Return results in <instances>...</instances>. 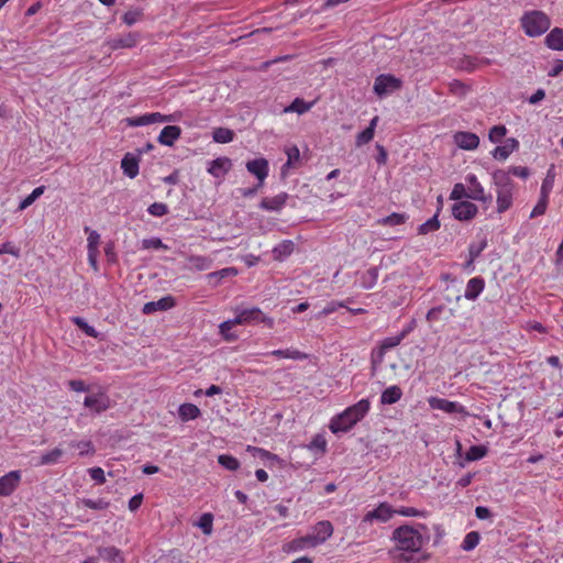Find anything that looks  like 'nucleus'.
<instances>
[{
  "label": "nucleus",
  "mask_w": 563,
  "mask_h": 563,
  "mask_svg": "<svg viewBox=\"0 0 563 563\" xmlns=\"http://www.w3.org/2000/svg\"><path fill=\"white\" fill-rule=\"evenodd\" d=\"M455 144L466 151H473L479 145V137L472 132H456L453 136Z\"/></svg>",
  "instance_id": "17"
},
{
  "label": "nucleus",
  "mask_w": 563,
  "mask_h": 563,
  "mask_svg": "<svg viewBox=\"0 0 563 563\" xmlns=\"http://www.w3.org/2000/svg\"><path fill=\"white\" fill-rule=\"evenodd\" d=\"M429 407L433 410H441L446 413L466 415L465 407L457 401H451L445 398L431 396L428 398Z\"/></svg>",
  "instance_id": "10"
},
{
  "label": "nucleus",
  "mask_w": 563,
  "mask_h": 563,
  "mask_svg": "<svg viewBox=\"0 0 563 563\" xmlns=\"http://www.w3.org/2000/svg\"><path fill=\"white\" fill-rule=\"evenodd\" d=\"M369 409V400L366 398L361 399L331 418L329 423L330 431L334 434L349 432L368 413Z\"/></svg>",
  "instance_id": "2"
},
{
  "label": "nucleus",
  "mask_w": 563,
  "mask_h": 563,
  "mask_svg": "<svg viewBox=\"0 0 563 563\" xmlns=\"http://www.w3.org/2000/svg\"><path fill=\"white\" fill-rule=\"evenodd\" d=\"M232 164L227 157H219L210 162L208 173L216 178H222L230 170Z\"/></svg>",
  "instance_id": "22"
},
{
  "label": "nucleus",
  "mask_w": 563,
  "mask_h": 563,
  "mask_svg": "<svg viewBox=\"0 0 563 563\" xmlns=\"http://www.w3.org/2000/svg\"><path fill=\"white\" fill-rule=\"evenodd\" d=\"M486 246L487 241L485 239H483L478 243H472L468 249L470 260L472 262L475 261L481 255V253L486 249Z\"/></svg>",
  "instance_id": "53"
},
{
  "label": "nucleus",
  "mask_w": 563,
  "mask_h": 563,
  "mask_svg": "<svg viewBox=\"0 0 563 563\" xmlns=\"http://www.w3.org/2000/svg\"><path fill=\"white\" fill-rule=\"evenodd\" d=\"M378 279V269L376 267H371L366 271L361 277V287L363 289H372Z\"/></svg>",
  "instance_id": "37"
},
{
  "label": "nucleus",
  "mask_w": 563,
  "mask_h": 563,
  "mask_svg": "<svg viewBox=\"0 0 563 563\" xmlns=\"http://www.w3.org/2000/svg\"><path fill=\"white\" fill-rule=\"evenodd\" d=\"M70 390L76 393H88L90 387L82 379H70L67 383Z\"/></svg>",
  "instance_id": "61"
},
{
  "label": "nucleus",
  "mask_w": 563,
  "mask_h": 563,
  "mask_svg": "<svg viewBox=\"0 0 563 563\" xmlns=\"http://www.w3.org/2000/svg\"><path fill=\"white\" fill-rule=\"evenodd\" d=\"M272 355L298 361L306 360L308 357L306 353L296 349L275 350L272 352Z\"/></svg>",
  "instance_id": "38"
},
{
  "label": "nucleus",
  "mask_w": 563,
  "mask_h": 563,
  "mask_svg": "<svg viewBox=\"0 0 563 563\" xmlns=\"http://www.w3.org/2000/svg\"><path fill=\"white\" fill-rule=\"evenodd\" d=\"M507 129L505 125H495L489 130L488 139L493 143L501 142L503 137L506 135Z\"/></svg>",
  "instance_id": "51"
},
{
  "label": "nucleus",
  "mask_w": 563,
  "mask_h": 563,
  "mask_svg": "<svg viewBox=\"0 0 563 563\" xmlns=\"http://www.w3.org/2000/svg\"><path fill=\"white\" fill-rule=\"evenodd\" d=\"M439 228H440V221L438 219V216L435 214L419 225L418 233L424 235L430 232H434V231L439 230Z\"/></svg>",
  "instance_id": "42"
},
{
  "label": "nucleus",
  "mask_w": 563,
  "mask_h": 563,
  "mask_svg": "<svg viewBox=\"0 0 563 563\" xmlns=\"http://www.w3.org/2000/svg\"><path fill=\"white\" fill-rule=\"evenodd\" d=\"M148 213L154 217H163L168 213V207L163 202H154L148 209Z\"/></svg>",
  "instance_id": "58"
},
{
  "label": "nucleus",
  "mask_w": 563,
  "mask_h": 563,
  "mask_svg": "<svg viewBox=\"0 0 563 563\" xmlns=\"http://www.w3.org/2000/svg\"><path fill=\"white\" fill-rule=\"evenodd\" d=\"M212 523L213 516L209 512H206L201 515L197 525L205 534H210L212 532Z\"/></svg>",
  "instance_id": "50"
},
{
  "label": "nucleus",
  "mask_w": 563,
  "mask_h": 563,
  "mask_svg": "<svg viewBox=\"0 0 563 563\" xmlns=\"http://www.w3.org/2000/svg\"><path fill=\"white\" fill-rule=\"evenodd\" d=\"M86 232H89L88 239H87V250L88 251H98L99 242H100V234L95 230H89V228H85Z\"/></svg>",
  "instance_id": "52"
},
{
  "label": "nucleus",
  "mask_w": 563,
  "mask_h": 563,
  "mask_svg": "<svg viewBox=\"0 0 563 563\" xmlns=\"http://www.w3.org/2000/svg\"><path fill=\"white\" fill-rule=\"evenodd\" d=\"M21 471H11L0 477V496L8 497L12 495L21 483Z\"/></svg>",
  "instance_id": "13"
},
{
  "label": "nucleus",
  "mask_w": 563,
  "mask_h": 563,
  "mask_svg": "<svg viewBox=\"0 0 563 563\" xmlns=\"http://www.w3.org/2000/svg\"><path fill=\"white\" fill-rule=\"evenodd\" d=\"M175 306V299L172 296H166L157 301H148L143 306L142 312L151 314L156 311H166Z\"/></svg>",
  "instance_id": "19"
},
{
  "label": "nucleus",
  "mask_w": 563,
  "mask_h": 563,
  "mask_svg": "<svg viewBox=\"0 0 563 563\" xmlns=\"http://www.w3.org/2000/svg\"><path fill=\"white\" fill-rule=\"evenodd\" d=\"M402 397V390L399 386L393 385L387 387L380 395L382 405H393L399 401Z\"/></svg>",
  "instance_id": "25"
},
{
  "label": "nucleus",
  "mask_w": 563,
  "mask_h": 563,
  "mask_svg": "<svg viewBox=\"0 0 563 563\" xmlns=\"http://www.w3.org/2000/svg\"><path fill=\"white\" fill-rule=\"evenodd\" d=\"M493 183L496 186L497 212L504 213L512 206L515 183L506 170L498 169L493 173Z\"/></svg>",
  "instance_id": "3"
},
{
  "label": "nucleus",
  "mask_w": 563,
  "mask_h": 563,
  "mask_svg": "<svg viewBox=\"0 0 563 563\" xmlns=\"http://www.w3.org/2000/svg\"><path fill=\"white\" fill-rule=\"evenodd\" d=\"M84 406L92 415H100L111 407V399L106 391L99 390L87 395L84 399Z\"/></svg>",
  "instance_id": "7"
},
{
  "label": "nucleus",
  "mask_w": 563,
  "mask_h": 563,
  "mask_svg": "<svg viewBox=\"0 0 563 563\" xmlns=\"http://www.w3.org/2000/svg\"><path fill=\"white\" fill-rule=\"evenodd\" d=\"M479 540H481L479 533L476 531H471L464 537L461 548L464 551H471L478 545Z\"/></svg>",
  "instance_id": "41"
},
{
  "label": "nucleus",
  "mask_w": 563,
  "mask_h": 563,
  "mask_svg": "<svg viewBox=\"0 0 563 563\" xmlns=\"http://www.w3.org/2000/svg\"><path fill=\"white\" fill-rule=\"evenodd\" d=\"M100 559L108 563H124L122 552L115 547H103L98 549Z\"/></svg>",
  "instance_id": "24"
},
{
  "label": "nucleus",
  "mask_w": 563,
  "mask_h": 563,
  "mask_svg": "<svg viewBox=\"0 0 563 563\" xmlns=\"http://www.w3.org/2000/svg\"><path fill=\"white\" fill-rule=\"evenodd\" d=\"M545 44L553 51H563V30L554 27L547 36Z\"/></svg>",
  "instance_id": "27"
},
{
  "label": "nucleus",
  "mask_w": 563,
  "mask_h": 563,
  "mask_svg": "<svg viewBox=\"0 0 563 563\" xmlns=\"http://www.w3.org/2000/svg\"><path fill=\"white\" fill-rule=\"evenodd\" d=\"M141 16H142V13L140 11H136V10L128 11L123 14L122 21L126 25L131 26V25L135 24L141 19Z\"/></svg>",
  "instance_id": "63"
},
{
  "label": "nucleus",
  "mask_w": 563,
  "mask_h": 563,
  "mask_svg": "<svg viewBox=\"0 0 563 563\" xmlns=\"http://www.w3.org/2000/svg\"><path fill=\"white\" fill-rule=\"evenodd\" d=\"M409 330H402L397 335L387 336L384 340H382L377 351L379 361L384 358L387 351L398 346L401 343V341L407 336Z\"/></svg>",
  "instance_id": "18"
},
{
  "label": "nucleus",
  "mask_w": 563,
  "mask_h": 563,
  "mask_svg": "<svg viewBox=\"0 0 563 563\" xmlns=\"http://www.w3.org/2000/svg\"><path fill=\"white\" fill-rule=\"evenodd\" d=\"M462 198H467V189L464 184H455L451 194L450 199L452 200H461Z\"/></svg>",
  "instance_id": "59"
},
{
  "label": "nucleus",
  "mask_w": 563,
  "mask_h": 563,
  "mask_svg": "<svg viewBox=\"0 0 563 563\" xmlns=\"http://www.w3.org/2000/svg\"><path fill=\"white\" fill-rule=\"evenodd\" d=\"M140 42V35L136 32H129L126 34L118 35L108 41L111 49L132 48Z\"/></svg>",
  "instance_id": "15"
},
{
  "label": "nucleus",
  "mask_w": 563,
  "mask_h": 563,
  "mask_svg": "<svg viewBox=\"0 0 563 563\" xmlns=\"http://www.w3.org/2000/svg\"><path fill=\"white\" fill-rule=\"evenodd\" d=\"M487 453V450L483 445H472L466 452L467 461H477L483 459Z\"/></svg>",
  "instance_id": "49"
},
{
  "label": "nucleus",
  "mask_w": 563,
  "mask_h": 563,
  "mask_svg": "<svg viewBox=\"0 0 563 563\" xmlns=\"http://www.w3.org/2000/svg\"><path fill=\"white\" fill-rule=\"evenodd\" d=\"M90 477L99 485L106 483L104 471L97 466L88 470Z\"/></svg>",
  "instance_id": "62"
},
{
  "label": "nucleus",
  "mask_w": 563,
  "mask_h": 563,
  "mask_svg": "<svg viewBox=\"0 0 563 563\" xmlns=\"http://www.w3.org/2000/svg\"><path fill=\"white\" fill-rule=\"evenodd\" d=\"M146 114H147L148 124L163 123V122H175L177 120V115L175 113L174 114H162L159 112H152V113H146Z\"/></svg>",
  "instance_id": "45"
},
{
  "label": "nucleus",
  "mask_w": 563,
  "mask_h": 563,
  "mask_svg": "<svg viewBox=\"0 0 563 563\" xmlns=\"http://www.w3.org/2000/svg\"><path fill=\"white\" fill-rule=\"evenodd\" d=\"M395 515H400L404 517H419L424 518L427 517L426 510H420L413 507H399L395 508Z\"/></svg>",
  "instance_id": "46"
},
{
  "label": "nucleus",
  "mask_w": 563,
  "mask_h": 563,
  "mask_svg": "<svg viewBox=\"0 0 563 563\" xmlns=\"http://www.w3.org/2000/svg\"><path fill=\"white\" fill-rule=\"evenodd\" d=\"M121 168L130 178H135L139 174V161L131 154H126L121 161Z\"/></svg>",
  "instance_id": "28"
},
{
  "label": "nucleus",
  "mask_w": 563,
  "mask_h": 563,
  "mask_svg": "<svg viewBox=\"0 0 563 563\" xmlns=\"http://www.w3.org/2000/svg\"><path fill=\"white\" fill-rule=\"evenodd\" d=\"M391 539L395 541L391 554L396 563H407L428 543L430 536L424 525H404L394 530Z\"/></svg>",
  "instance_id": "1"
},
{
  "label": "nucleus",
  "mask_w": 563,
  "mask_h": 563,
  "mask_svg": "<svg viewBox=\"0 0 563 563\" xmlns=\"http://www.w3.org/2000/svg\"><path fill=\"white\" fill-rule=\"evenodd\" d=\"M233 131L225 128H218L213 131V140L217 143H229L233 140Z\"/></svg>",
  "instance_id": "44"
},
{
  "label": "nucleus",
  "mask_w": 563,
  "mask_h": 563,
  "mask_svg": "<svg viewBox=\"0 0 563 563\" xmlns=\"http://www.w3.org/2000/svg\"><path fill=\"white\" fill-rule=\"evenodd\" d=\"M314 104V101L307 102L301 98H296L288 107L284 109V112H296L298 114H303L308 112Z\"/></svg>",
  "instance_id": "34"
},
{
  "label": "nucleus",
  "mask_w": 563,
  "mask_h": 563,
  "mask_svg": "<svg viewBox=\"0 0 563 563\" xmlns=\"http://www.w3.org/2000/svg\"><path fill=\"white\" fill-rule=\"evenodd\" d=\"M453 316V310L446 308L445 306H437L431 308L426 318L429 322H438L442 319L448 320Z\"/></svg>",
  "instance_id": "26"
},
{
  "label": "nucleus",
  "mask_w": 563,
  "mask_h": 563,
  "mask_svg": "<svg viewBox=\"0 0 563 563\" xmlns=\"http://www.w3.org/2000/svg\"><path fill=\"white\" fill-rule=\"evenodd\" d=\"M285 154L287 156V161L280 169L283 178L288 176L290 169H297L302 164L299 148L296 145L287 146L285 148Z\"/></svg>",
  "instance_id": "14"
},
{
  "label": "nucleus",
  "mask_w": 563,
  "mask_h": 563,
  "mask_svg": "<svg viewBox=\"0 0 563 563\" xmlns=\"http://www.w3.org/2000/svg\"><path fill=\"white\" fill-rule=\"evenodd\" d=\"M190 268L197 271H208L212 266V260L202 255H191L188 257Z\"/></svg>",
  "instance_id": "33"
},
{
  "label": "nucleus",
  "mask_w": 563,
  "mask_h": 563,
  "mask_svg": "<svg viewBox=\"0 0 563 563\" xmlns=\"http://www.w3.org/2000/svg\"><path fill=\"white\" fill-rule=\"evenodd\" d=\"M547 206H548V192L545 190V184H543L542 190H541V197H540L538 203L532 209V211L530 213V218L532 219V218L544 214V212L547 210Z\"/></svg>",
  "instance_id": "39"
},
{
  "label": "nucleus",
  "mask_w": 563,
  "mask_h": 563,
  "mask_svg": "<svg viewBox=\"0 0 563 563\" xmlns=\"http://www.w3.org/2000/svg\"><path fill=\"white\" fill-rule=\"evenodd\" d=\"M63 454H64V451L62 449L55 448V449L42 454L37 465H40V466L54 465L59 462Z\"/></svg>",
  "instance_id": "35"
},
{
  "label": "nucleus",
  "mask_w": 563,
  "mask_h": 563,
  "mask_svg": "<svg viewBox=\"0 0 563 563\" xmlns=\"http://www.w3.org/2000/svg\"><path fill=\"white\" fill-rule=\"evenodd\" d=\"M518 145L519 143L516 139H509L505 145L495 147L493 156L496 159L505 161L515 150L518 148Z\"/></svg>",
  "instance_id": "29"
},
{
  "label": "nucleus",
  "mask_w": 563,
  "mask_h": 563,
  "mask_svg": "<svg viewBox=\"0 0 563 563\" xmlns=\"http://www.w3.org/2000/svg\"><path fill=\"white\" fill-rule=\"evenodd\" d=\"M74 323L80 328L87 335L91 338H97L98 332L91 325H89L82 318L76 317L73 319Z\"/></svg>",
  "instance_id": "56"
},
{
  "label": "nucleus",
  "mask_w": 563,
  "mask_h": 563,
  "mask_svg": "<svg viewBox=\"0 0 563 563\" xmlns=\"http://www.w3.org/2000/svg\"><path fill=\"white\" fill-rule=\"evenodd\" d=\"M69 446L78 449L79 455L81 456L95 453V448L91 441H71Z\"/></svg>",
  "instance_id": "47"
},
{
  "label": "nucleus",
  "mask_w": 563,
  "mask_h": 563,
  "mask_svg": "<svg viewBox=\"0 0 563 563\" xmlns=\"http://www.w3.org/2000/svg\"><path fill=\"white\" fill-rule=\"evenodd\" d=\"M374 133L375 132H373L372 129H367V128L364 131H362L361 133H358L356 135V140H355L356 146L360 147L362 145L369 143L374 137Z\"/></svg>",
  "instance_id": "60"
},
{
  "label": "nucleus",
  "mask_w": 563,
  "mask_h": 563,
  "mask_svg": "<svg viewBox=\"0 0 563 563\" xmlns=\"http://www.w3.org/2000/svg\"><path fill=\"white\" fill-rule=\"evenodd\" d=\"M401 80L394 75L390 74H382L375 78L374 81V92L379 97L383 98L389 93H393L400 89L401 87Z\"/></svg>",
  "instance_id": "6"
},
{
  "label": "nucleus",
  "mask_w": 563,
  "mask_h": 563,
  "mask_svg": "<svg viewBox=\"0 0 563 563\" xmlns=\"http://www.w3.org/2000/svg\"><path fill=\"white\" fill-rule=\"evenodd\" d=\"M45 191V186H38L26 196L19 205L18 210L23 211L29 208L36 199H38Z\"/></svg>",
  "instance_id": "40"
},
{
  "label": "nucleus",
  "mask_w": 563,
  "mask_h": 563,
  "mask_svg": "<svg viewBox=\"0 0 563 563\" xmlns=\"http://www.w3.org/2000/svg\"><path fill=\"white\" fill-rule=\"evenodd\" d=\"M345 307V303L343 301H336L332 300L325 305V307L316 314L317 319H321L323 317H327L333 312H335L339 308Z\"/></svg>",
  "instance_id": "48"
},
{
  "label": "nucleus",
  "mask_w": 563,
  "mask_h": 563,
  "mask_svg": "<svg viewBox=\"0 0 563 563\" xmlns=\"http://www.w3.org/2000/svg\"><path fill=\"white\" fill-rule=\"evenodd\" d=\"M238 274L234 267L222 268L217 272L209 273L207 279L212 286H218L223 278L233 277Z\"/></svg>",
  "instance_id": "31"
},
{
  "label": "nucleus",
  "mask_w": 563,
  "mask_h": 563,
  "mask_svg": "<svg viewBox=\"0 0 563 563\" xmlns=\"http://www.w3.org/2000/svg\"><path fill=\"white\" fill-rule=\"evenodd\" d=\"M142 249L144 250H158L164 249L167 250L168 246L165 245L159 238H151V239H144L142 241Z\"/></svg>",
  "instance_id": "55"
},
{
  "label": "nucleus",
  "mask_w": 563,
  "mask_h": 563,
  "mask_svg": "<svg viewBox=\"0 0 563 563\" xmlns=\"http://www.w3.org/2000/svg\"><path fill=\"white\" fill-rule=\"evenodd\" d=\"M178 415L181 421L195 420L200 416V409L194 404H183L179 406Z\"/></svg>",
  "instance_id": "30"
},
{
  "label": "nucleus",
  "mask_w": 563,
  "mask_h": 563,
  "mask_svg": "<svg viewBox=\"0 0 563 563\" xmlns=\"http://www.w3.org/2000/svg\"><path fill=\"white\" fill-rule=\"evenodd\" d=\"M294 243L289 240H285L273 249L274 257L276 260H284L289 256L294 251Z\"/></svg>",
  "instance_id": "36"
},
{
  "label": "nucleus",
  "mask_w": 563,
  "mask_h": 563,
  "mask_svg": "<svg viewBox=\"0 0 563 563\" xmlns=\"http://www.w3.org/2000/svg\"><path fill=\"white\" fill-rule=\"evenodd\" d=\"M466 189H467V198L481 202H490L492 195H487L485 192L484 187L477 179L476 175L467 174L465 176Z\"/></svg>",
  "instance_id": "9"
},
{
  "label": "nucleus",
  "mask_w": 563,
  "mask_h": 563,
  "mask_svg": "<svg viewBox=\"0 0 563 563\" xmlns=\"http://www.w3.org/2000/svg\"><path fill=\"white\" fill-rule=\"evenodd\" d=\"M1 254H11L15 257H19L20 250L12 242H4L0 244V255Z\"/></svg>",
  "instance_id": "64"
},
{
  "label": "nucleus",
  "mask_w": 563,
  "mask_h": 563,
  "mask_svg": "<svg viewBox=\"0 0 563 563\" xmlns=\"http://www.w3.org/2000/svg\"><path fill=\"white\" fill-rule=\"evenodd\" d=\"M484 287H485V282L483 278L473 277L466 284L464 297L467 300H475L482 294V291L484 290Z\"/></svg>",
  "instance_id": "23"
},
{
  "label": "nucleus",
  "mask_w": 563,
  "mask_h": 563,
  "mask_svg": "<svg viewBox=\"0 0 563 563\" xmlns=\"http://www.w3.org/2000/svg\"><path fill=\"white\" fill-rule=\"evenodd\" d=\"M394 516L395 508H393L391 505H389L388 503H380L375 509H372L366 512V515L363 517V522H387Z\"/></svg>",
  "instance_id": "11"
},
{
  "label": "nucleus",
  "mask_w": 563,
  "mask_h": 563,
  "mask_svg": "<svg viewBox=\"0 0 563 563\" xmlns=\"http://www.w3.org/2000/svg\"><path fill=\"white\" fill-rule=\"evenodd\" d=\"M246 320V311H242L234 320H228L220 324V332L228 341L238 339V333L232 332L233 328Z\"/></svg>",
  "instance_id": "20"
},
{
  "label": "nucleus",
  "mask_w": 563,
  "mask_h": 563,
  "mask_svg": "<svg viewBox=\"0 0 563 563\" xmlns=\"http://www.w3.org/2000/svg\"><path fill=\"white\" fill-rule=\"evenodd\" d=\"M218 462L220 465L230 471H235L239 467V461L231 455H219Z\"/></svg>",
  "instance_id": "54"
},
{
  "label": "nucleus",
  "mask_w": 563,
  "mask_h": 563,
  "mask_svg": "<svg viewBox=\"0 0 563 563\" xmlns=\"http://www.w3.org/2000/svg\"><path fill=\"white\" fill-rule=\"evenodd\" d=\"M477 212V206L468 200L456 201L452 206V214L456 220L460 221H470L475 218Z\"/></svg>",
  "instance_id": "12"
},
{
  "label": "nucleus",
  "mask_w": 563,
  "mask_h": 563,
  "mask_svg": "<svg viewBox=\"0 0 563 563\" xmlns=\"http://www.w3.org/2000/svg\"><path fill=\"white\" fill-rule=\"evenodd\" d=\"M409 219L407 213L394 212L387 217L380 218L377 220V224L384 227H396L404 224Z\"/></svg>",
  "instance_id": "32"
},
{
  "label": "nucleus",
  "mask_w": 563,
  "mask_h": 563,
  "mask_svg": "<svg viewBox=\"0 0 563 563\" xmlns=\"http://www.w3.org/2000/svg\"><path fill=\"white\" fill-rule=\"evenodd\" d=\"M449 90L455 96L464 97L467 93L468 88L462 81L453 80L449 84Z\"/></svg>",
  "instance_id": "57"
},
{
  "label": "nucleus",
  "mask_w": 563,
  "mask_h": 563,
  "mask_svg": "<svg viewBox=\"0 0 563 563\" xmlns=\"http://www.w3.org/2000/svg\"><path fill=\"white\" fill-rule=\"evenodd\" d=\"M180 135L181 129L178 125H166L161 131L157 141L162 145L173 146Z\"/></svg>",
  "instance_id": "21"
},
{
  "label": "nucleus",
  "mask_w": 563,
  "mask_h": 563,
  "mask_svg": "<svg viewBox=\"0 0 563 563\" xmlns=\"http://www.w3.org/2000/svg\"><path fill=\"white\" fill-rule=\"evenodd\" d=\"M521 27L530 37L544 34L551 26L550 18L542 11L532 10L526 12L520 19Z\"/></svg>",
  "instance_id": "5"
},
{
  "label": "nucleus",
  "mask_w": 563,
  "mask_h": 563,
  "mask_svg": "<svg viewBox=\"0 0 563 563\" xmlns=\"http://www.w3.org/2000/svg\"><path fill=\"white\" fill-rule=\"evenodd\" d=\"M333 533V526L328 520L316 523L312 533L294 539L290 548L294 551H301L309 548H316L324 543Z\"/></svg>",
  "instance_id": "4"
},
{
  "label": "nucleus",
  "mask_w": 563,
  "mask_h": 563,
  "mask_svg": "<svg viewBox=\"0 0 563 563\" xmlns=\"http://www.w3.org/2000/svg\"><path fill=\"white\" fill-rule=\"evenodd\" d=\"M263 322L268 328L273 327V319L267 318L260 309H249V323Z\"/></svg>",
  "instance_id": "43"
},
{
  "label": "nucleus",
  "mask_w": 563,
  "mask_h": 563,
  "mask_svg": "<svg viewBox=\"0 0 563 563\" xmlns=\"http://www.w3.org/2000/svg\"><path fill=\"white\" fill-rule=\"evenodd\" d=\"M269 165L265 158H256L249 161V174H252L257 179V185L254 188H249V196L253 195L264 184V180L268 176Z\"/></svg>",
  "instance_id": "8"
},
{
  "label": "nucleus",
  "mask_w": 563,
  "mask_h": 563,
  "mask_svg": "<svg viewBox=\"0 0 563 563\" xmlns=\"http://www.w3.org/2000/svg\"><path fill=\"white\" fill-rule=\"evenodd\" d=\"M289 195L287 192H280L274 197H265L260 202V208L266 211L278 212L285 207Z\"/></svg>",
  "instance_id": "16"
}]
</instances>
